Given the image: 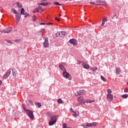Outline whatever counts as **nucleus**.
I'll return each mask as SVG.
<instances>
[{
	"label": "nucleus",
	"instance_id": "72a5a7b5",
	"mask_svg": "<svg viewBox=\"0 0 128 128\" xmlns=\"http://www.w3.org/2000/svg\"><path fill=\"white\" fill-rule=\"evenodd\" d=\"M32 20H34V22H36V16L33 15L32 16Z\"/></svg>",
	"mask_w": 128,
	"mask_h": 128
},
{
	"label": "nucleus",
	"instance_id": "de8ad7c7",
	"mask_svg": "<svg viewBox=\"0 0 128 128\" xmlns=\"http://www.w3.org/2000/svg\"><path fill=\"white\" fill-rule=\"evenodd\" d=\"M6 42H9V44H12V42H10V40H6Z\"/></svg>",
	"mask_w": 128,
	"mask_h": 128
},
{
	"label": "nucleus",
	"instance_id": "4468645a",
	"mask_svg": "<svg viewBox=\"0 0 128 128\" xmlns=\"http://www.w3.org/2000/svg\"><path fill=\"white\" fill-rule=\"evenodd\" d=\"M12 74L13 76H16L17 72L16 68H12Z\"/></svg>",
	"mask_w": 128,
	"mask_h": 128
},
{
	"label": "nucleus",
	"instance_id": "680f3d73",
	"mask_svg": "<svg viewBox=\"0 0 128 128\" xmlns=\"http://www.w3.org/2000/svg\"><path fill=\"white\" fill-rule=\"evenodd\" d=\"M59 16H60V14H59Z\"/></svg>",
	"mask_w": 128,
	"mask_h": 128
},
{
	"label": "nucleus",
	"instance_id": "c9c22d12",
	"mask_svg": "<svg viewBox=\"0 0 128 128\" xmlns=\"http://www.w3.org/2000/svg\"><path fill=\"white\" fill-rule=\"evenodd\" d=\"M96 2H102V4H106V2H102V0H97Z\"/></svg>",
	"mask_w": 128,
	"mask_h": 128
},
{
	"label": "nucleus",
	"instance_id": "cd10ccee",
	"mask_svg": "<svg viewBox=\"0 0 128 128\" xmlns=\"http://www.w3.org/2000/svg\"><path fill=\"white\" fill-rule=\"evenodd\" d=\"M37 8H38V10H40V12H39L40 14H41V12H42V10H43L42 7L38 6V7Z\"/></svg>",
	"mask_w": 128,
	"mask_h": 128
},
{
	"label": "nucleus",
	"instance_id": "7c9ffc66",
	"mask_svg": "<svg viewBox=\"0 0 128 128\" xmlns=\"http://www.w3.org/2000/svg\"><path fill=\"white\" fill-rule=\"evenodd\" d=\"M33 12H40V10H38V8H36L33 10Z\"/></svg>",
	"mask_w": 128,
	"mask_h": 128
},
{
	"label": "nucleus",
	"instance_id": "864d4df0",
	"mask_svg": "<svg viewBox=\"0 0 128 128\" xmlns=\"http://www.w3.org/2000/svg\"><path fill=\"white\" fill-rule=\"evenodd\" d=\"M20 22V20H18H18H16V24H18Z\"/></svg>",
	"mask_w": 128,
	"mask_h": 128
},
{
	"label": "nucleus",
	"instance_id": "e433bc0d",
	"mask_svg": "<svg viewBox=\"0 0 128 128\" xmlns=\"http://www.w3.org/2000/svg\"><path fill=\"white\" fill-rule=\"evenodd\" d=\"M22 16H24V18H28V16L29 14L27 12L24 13V14H22Z\"/></svg>",
	"mask_w": 128,
	"mask_h": 128
},
{
	"label": "nucleus",
	"instance_id": "f704fd0d",
	"mask_svg": "<svg viewBox=\"0 0 128 128\" xmlns=\"http://www.w3.org/2000/svg\"><path fill=\"white\" fill-rule=\"evenodd\" d=\"M86 126H87L88 128H90V126H92V123H86Z\"/></svg>",
	"mask_w": 128,
	"mask_h": 128
},
{
	"label": "nucleus",
	"instance_id": "e2e57ef3",
	"mask_svg": "<svg viewBox=\"0 0 128 128\" xmlns=\"http://www.w3.org/2000/svg\"><path fill=\"white\" fill-rule=\"evenodd\" d=\"M100 6H102V4H100Z\"/></svg>",
	"mask_w": 128,
	"mask_h": 128
},
{
	"label": "nucleus",
	"instance_id": "f257e3e1",
	"mask_svg": "<svg viewBox=\"0 0 128 128\" xmlns=\"http://www.w3.org/2000/svg\"><path fill=\"white\" fill-rule=\"evenodd\" d=\"M24 112H26L27 116H29L30 120H34V112L32 110H28L26 108L25 106H22Z\"/></svg>",
	"mask_w": 128,
	"mask_h": 128
},
{
	"label": "nucleus",
	"instance_id": "6e6d98bb",
	"mask_svg": "<svg viewBox=\"0 0 128 128\" xmlns=\"http://www.w3.org/2000/svg\"><path fill=\"white\" fill-rule=\"evenodd\" d=\"M43 2H46V0H43Z\"/></svg>",
	"mask_w": 128,
	"mask_h": 128
},
{
	"label": "nucleus",
	"instance_id": "37998d69",
	"mask_svg": "<svg viewBox=\"0 0 128 128\" xmlns=\"http://www.w3.org/2000/svg\"><path fill=\"white\" fill-rule=\"evenodd\" d=\"M38 6H44V2H41L38 4Z\"/></svg>",
	"mask_w": 128,
	"mask_h": 128
},
{
	"label": "nucleus",
	"instance_id": "4be33fe9",
	"mask_svg": "<svg viewBox=\"0 0 128 128\" xmlns=\"http://www.w3.org/2000/svg\"><path fill=\"white\" fill-rule=\"evenodd\" d=\"M50 120H56V116H52Z\"/></svg>",
	"mask_w": 128,
	"mask_h": 128
},
{
	"label": "nucleus",
	"instance_id": "f8f14e48",
	"mask_svg": "<svg viewBox=\"0 0 128 128\" xmlns=\"http://www.w3.org/2000/svg\"><path fill=\"white\" fill-rule=\"evenodd\" d=\"M59 68H60V70H62V72H66V68H64V66H62V64H59Z\"/></svg>",
	"mask_w": 128,
	"mask_h": 128
},
{
	"label": "nucleus",
	"instance_id": "a18cd8bd",
	"mask_svg": "<svg viewBox=\"0 0 128 128\" xmlns=\"http://www.w3.org/2000/svg\"><path fill=\"white\" fill-rule=\"evenodd\" d=\"M45 30H46V29H42L40 32H42V34H43Z\"/></svg>",
	"mask_w": 128,
	"mask_h": 128
},
{
	"label": "nucleus",
	"instance_id": "bf43d9fd",
	"mask_svg": "<svg viewBox=\"0 0 128 128\" xmlns=\"http://www.w3.org/2000/svg\"><path fill=\"white\" fill-rule=\"evenodd\" d=\"M66 0V2H68V0Z\"/></svg>",
	"mask_w": 128,
	"mask_h": 128
},
{
	"label": "nucleus",
	"instance_id": "a19ab883",
	"mask_svg": "<svg viewBox=\"0 0 128 128\" xmlns=\"http://www.w3.org/2000/svg\"><path fill=\"white\" fill-rule=\"evenodd\" d=\"M50 24V23H46H46H40V26H42V25H43V24Z\"/></svg>",
	"mask_w": 128,
	"mask_h": 128
},
{
	"label": "nucleus",
	"instance_id": "423d86ee",
	"mask_svg": "<svg viewBox=\"0 0 128 128\" xmlns=\"http://www.w3.org/2000/svg\"><path fill=\"white\" fill-rule=\"evenodd\" d=\"M43 44L44 48H48V46H50V44L48 43V38H45L44 42L43 43Z\"/></svg>",
	"mask_w": 128,
	"mask_h": 128
},
{
	"label": "nucleus",
	"instance_id": "13d9d810",
	"mask_svg": "<svg viewBox=\"0 0 128 128\" xmlns=\"http://www.w3.org/2000/svg\"><path fill=\"white\" fill-rule=\"evenodd\" d=\"M80 62H80V63L78 64H80Z\"/></svg>",
	"mask_w": 128,
	"mask_h": 128
},
{
	"label": "nucleus",
	"instance_id": "dca6fc26",
	"mask_svg": "<svg viewBox=\"0 0 128 128\" xmlns=\"http://www.w3.org/2000/svg\"><path fill=\"white\" fill-rule=\"evenodd\" d=\"M59 32L60 34V36H62V38H64V36H66V32L62 31Z\"/></svg>",
	"mask_w": 128,
	"mask_h": 128
},
{
	"label": "nucleus",
	"instance_id": "0eeeda50",
	"mask_svg": "<svg viewBox=\"0 0 128 128\" xmlns=\"http://www.w3.org/2000/svg\"><path fill=\"white\" fill-rule=\"evenodd\" d=\"M77 100L78 102L80 104H86V102L84 100V96H80L78 98Z\"/></svg>",
	"mask_w": 128,
	"mask_h": 128
},
{
	"label": "nucleus",
	"instance_id": "7ed1b4c3",
	"mask_svg": "<svg viewBox=\"0 0 128 128\" xmlns=\"http://www.w3.org/2000/svg\"><path fill=\"white\" fill-rule=\"evenodd\" d=\"M86 92L84 90H79L78 91H77L75 94L76 96H82V94H86Z\"/></svg>",
	"mask_w": 128,
	"mask_h": 128
},
{
	"label": "nucleus",
	"instance_id": "ddd939ff",
	"mask_svg": "<svg viewBox=\"0 0 128 128\" xmlns=\"http://www.w3.org/2000/svg\"><path fill=\"white\" fill-rule=\"evenodd\" d=\"M83 64H84L83 66L84 68H85L86 70H88V68H90V65H88V63H83Z\"/></svg>",
	"mask_w": 128,
	"mask_h": 128
},
{
	"label": "nucleus",
	"instance_id": "c85d7f7f",
	"mask_svg": "<svg viewBox=\"0 0 128 128\" xmlns=\"http://www.w3.org/2000/svg\"><path fill=\"white\" fill-rule=\"evenodd\" d=\"M58 104H62V102H64V101H62V98H58Z\"/></svg>",
	"mask_w": 128,
	"mask_h": 128
},
{
	"label": "nucleus",
	"instance_id": "393cba45",
	"mask_svg": "<svg viewBox=\"0 0 128 128\" xmlns=\"http://www.w3.org/2000/svg\"><path fill=\"white\" fill-rule=\"evenodd\" d=\"M96 70H98L96 66H94L91 68V70H92V72H96Z\"/></svg>",
	"mask_w": 128,
	"mask_h": 128
},
{
	"label": "nucleus",
	"instance_id": "4c0bfd02",
	"mask_svg": "<svg viewBox=\"0 0 128 128\" xmlns=\"http://www.w3.org/2000/svg\"><path fill=\"white\" fill-rule=\"evenodd\" d=\"M107 92L108 94H110L112 92V90H110V89H108Z\"/></svg>",
	"mask_w": 128,
	"mask_h": 128
},
{
	"label": "nucleus",
	"instance_id": "2eb2a0df",
	"mask_svg": "<svg viewBox=\"0 0 128 128\" xmlns=\"http://www.w3.org/2000/svg\"><path fill=\"white\" fill-rule=\"evenodd\" d=\"M56 122V120H54V121L50 120L48 122L49 126H54Z\"/></svg>",
	"mask_w": 128,
	"mask_h": 128
},
{
	"label": "nucleus",
	"instance_id": "2f4dec72",
	"mask_svg": "<svg viewBox=\"0 0 128 128\" xmlns=\"http://www.w3.org/2000/svg\"><path fill=\"white\" fill-rule=\"evenodd\" d=\"M55 36L56 38H60V32H58L55 34Z\"/></svg>",
	"mask_w": 128,
	"mask_h": 128
},
{
	"label": "nucleus",
	"instance_id": "a211bd4d",
	"mask_svg": "<svg viewBox=\"0 0 128 128\" xmlns=\"http://www.w3.org/2000/svg\"><path fill=\"white\" fill-rule=\"evenodd\" d=\"M11 12H12V14H14L15 15L18 14V11L14 8L12 9Z\"/></svg>",
	"mask_w": 128,
	"mask_h": 128
},
{
	"label": "nucleus",
	"instance_id": "473e14b6",
	"mask_svg": "<svg viewBox=\"0 0 128 128\" xmlns=\"http://www.w3.org/2000/svg\"><path fill=\"white\" fill-rule=\"evenodd\" d=\"M92 124V126H96L98 125V123L96 122H93Z\"/></svg>",
	"mask_w": 128,
	"mask_h": 128
},
{
	"label": "nucleus",
	"instance_id": "79ce46f5",
	"mask_svg": "<svg viewBox=\"0 0 128 128\" xmlns=\"http://www.w3.org/2000/svg\"><path fill=\"white\" fill-rule=\"evenodd\" d=\"M90 4H93V6H96V3L94 2H90Z\"/></svg>",
	"mask_w": 128,
	"mask_h": 128
},
{
	"label": "nucleus",
	"instance_id": "9d476101",
	"mask_svg": "<svg viewBox=\"0 0 128 128\" xmlns=\"http://www.w3.org/2000/svg\"><path fill=\"white\" fill-rule=\"evenodd\" d=\"M21 16H22V15L20 14V13H18V14H16L15 15V18L16 20H18H18H20Z\"/></svg>",
	"mask_w": 128,
	"mask_h": 128
},
{
	"label": "nucleus",
	"instance_id": "8fccbe9b",
	"mask_svg": "<svg viewBox=\"0 0 128 128\" xmlns=\"http://www.w3.org/2000/svg\"><path fill=\"white\" fill-rule=\"evenodd\" d=\"M80 104H82V103H80V102H79L78 103H77V104H76V106H80Z\"/></svg>",
	"mask_w": 128,
	"mask_h": 128
},
{
	"label": "nucleus",
	"instance_id": "5fc2aeb1",
	"mask_svg": "<svg viewBox=\"0 0 128 128\" xmlns=\"http://www.w3.org/2000/svg\"><path fill=\"white\" fill-rule=\"evenodd\" d=\"M47 114L50 115V112H48Z\"/></svg>",
	"mask_w": 128,
	"mask_h": 128
},
{
	"label": "nucleus",
	"instance_id": "ea45409f",
	"mask_svg": "<svg viewBox=\"0 0 128 128\" xmlns=\"http://www.w3.org/2000/svg\"><path fill=\"white\" fill-rule=\"evenodd\" d=\"M48 4H50V3H48V2H44V6H48Z\"/></svg>",
	"mask_w": 128,
	"mask_h": 128
},
{
	"label": "nucleus",
	"instance_id": "aec40b11",
	"mask_svg": "<svg viewBox=\"0 0 128 128\" xmlns=\"http://www.w3.org/2000/svg\"><path fill=\"white\" fill-rule=\"evenodd\" d=\"M35 106H38V108L42 107V104H40V102H35Z\"/></svg>",
	"mask_w": 128,
	"mask_h": 128
},
{
	"label": "nucleus",
	"instance_id": "4d7b16f0",
	"mask_svg": "<svg viewBox=\"0 0 128 128\" xmlns=\"http://www.w3.org/2000/svg\"><path fill=\"white\" fill-rule=\"evenodd\" d=\"M18 42V40H15V42Z\"/></svg>",
	"mask_w": 128,
	"mask_h": 128
},
{
	"label": "nucleus",
	"instance_id": "a878e982",
	"mask_svg": "<svg viewBox=\"0 0 128 128\" xmlns=\"http://www.w3.org/2000/svg\"><path fill=\"white\" fill-rule=\"evenodd\" d=\"M100 78L102 80H103V82H106L108 80H106V78H104V76H100Z\"/></svg>",
	"mask_w": 128,
	"mask_h": 128
},
{
	"label": "nucleus",
	"instance_id": "1a4fd4ad",
	"mask_svg": "<svg viewBox=\"0 0 128 128\" xmlns=\"http://www.w3.org/2000/svg\"><path fill=\"white\" fill-rule=\"evenodd\" d=\"M107 100L108 102H112L114 100V96L112 94H107Z\"/></svg>",
	"mask_w": 128,
	"mask_h": 128
},
{
	"label": "nucleus",
	"instance_id": "09e8293b",
	"mask_svg": "<svg viewBox=\"0 0 128 128\" xmlns=\"http://www.w3.org/2000/svg\"><path fill=\"white\" fill-rule=\"evenodd\" d=\"M55 20H58V22H60V19L58 18L57 17H56V18H55Z\"/></svg>",
	"mask_w": 128,
	"mask_h": 128
},
{
	"label": "nucleus",
	"instance_id": "6ab92c4d",
	"mask_svg": "<svg viewBox=\"0 0 128 128\" xmlns=\"http://www.w3.org/2000/svg\"><path fill=\"white\" fill-rule=\"evenodd\" d=\"M27 104L28 106H34V102L30 100H28V102L27 101Z\"/></svg>",
	"mask_w": 128,
	"mask_h": 128
},
{
	"label": "nucleus",
	"instance_id": "c756f323",
	"mask_svg": "<svg viewBox=\"0 0 128 128\" xmlns=\"http://www.w3.org/2000/svg\"><path fill=\"white\" fill-rule=\"evenodd\" d=\"M54 4L56 6H62V4H60L58 2H54Z\"/></svg>",
	"mask_w": 128,
	"mask_h": 128
},
{
	"label": "nucleus",
	"instance_id": "9b49d317",
	"mask_svg": "<svg viewBox=\"0 0 128 128\" xmlns=\"http://www.w3.org/2000/svg\"><path fill=\"white\" fill-rule=\"evenodd\" d=\"M115 72L116 74H120L122 72V70H120V68H116Z\"/></svg>",
	"mask_w": 128,
	"mask_h": 128
},
{
	"label": "nucleus",
	"instance_id": "c03bdc74",
	"mask_svg": "<svg viewBox=\"0 0 128 128\" xmlns=\"http://www.w3.org/2000/svg\"><path fill=\"white\" fill-rule=\"evenodd\" d=\"M124 92H128V88H126L124 90Z\"/></svg>",
	"mask_w": 128,
	"mask_h": 128
},
{
	"label": "nucleus",
	"instance_id": "bb28decb",
	"mask_svg": "<svg viewBox=\"0 0 128 128\" xmlns=\"http://www.w3.org/2000/svg\"><path fill=\"white\" fill-rule=\"evenodd\" d=\"M20 14H24V8H22L20 10Z\"/></svg>",
	"mask_w": 128,
	"mask_h": 128
},
{
	"label": "nucleus",
	"instance_id": "f03ea898",
	"mask_svg": "<svg viewBox=\"0 0 128 128\" xmlns=\"http://www.w3.org/2000/svg\"><path fill=\"white\" fill-rule=\"evenodd\" d=\"M62 74L64 76V78H66L67 80H72V76L68 74L66 72V70L64 71L62 73Z\"/></svg>",
	"mask_w": 128,
	"mask_h": 128
},
{
	"label": "nucleus",
	"instance_id": "603ef678",
	"mask_svg": "<svg viewBox=\"0 0 128 128\" xmlns=\"http://www.w3.org/2000/svg\"><path fill=\"white\" fill-rule=\"evenodd\" d=\"M2 84V82L1 80H0V86H1Z\"/></svg>",
	"mask_w": 128,
	"mask_h": 128
},
{
	"label": "nucleus",
	"instance_id": "052dcab7",
	"mask_svg": "<svg viewBox=\"0 0 128 128\" xmlns=\"http://www.w3.org/2000/svg\"><path fill=\"white\" fill-rule=\"evenodd\" d=\"M126 84L128 86V82H126Z\"/></svg>",
	"mask_w": 128,
	"mask_h": 128
},
{
	"label": "nucleus",
	"instance_id": "5701e85b",
	"mask_svg": "<svg viewBox=\"0 0 128 128\" xmlns=\"http://www.w3.org/2000/svg\"><path fill=\"white\" fill-rule=\"evenodd\" d=\"M121 96L122 98H128V95L127 94H122Z\"/></svg>",
	"mask_w": 128,
	"mask_h": 128
},
{
	"label": "nucleus",
	"instance_id": "39448f33",
	"mask_svg": "<svg viewBox=\"0 0 128 128\" xmlns=\"http://www.w3.org/2000/svg\"><path fill=\"white\" fill-rule=\"evenodd\" d=\"M10 72H11L10 70H8L7 72L5 73V74L4 75L3 79L6 80V78H8L10 75Z\"/></svg>",
	"mask_w": 128,
	"mask_h": 128
},
{
	"label": "nucleus",
	"instance_id": "20e7f679",
	"mask_svg": "<svg viewBox=\"0 0 128 128\" xmlns=\"http://www.w3.org/2000/svg\"><path fill=\"white\" fill-rule=\"evenodd\" d=\"M0 32L1 34H2V32H4V34H9V32H12V28H4L3 30H0Z\"/></svg>",
	"mask_w": 128,
	"mask_h": 128
},
{
	"label": "nucleus",
	"instance_id": "b1692460",
	"mask_svg": "<svg viewBox=\"0 0 128 128\" xmlns=\"http://www.w3.org/2000/svg\"><path fill=\"white\" fill-rule=\"evenodd\" d=\"M94 102V100H87L86 102H86V104H92V102Z\"/></svg>",
	"mask_w": 128,
	"mask_h": 128
},
{
	"label": "nucleus",
	"instance_id": "6e6552de",
	"mask_svg": "<svg viewBox=\"0 0 128 128\" xmlns=\"http://www.w3.org/2000/svg\"><path fill=\"white\" fill-rule=\"evenodd\" d=\"M69 42H70L71 44H73V46H76V44H78V40L74 38L70 39L69 41Z\"/></svg>",
	"mask_w": 128,
	"mask_h": 128
},
{
	"label": "nucleus",
	"instance_id": "58836bf2",
	"mask_svg": "<svg viewBox=\"0 0 128 128\" xmlns=\"http://www.w3.org/2000/svg\"><path fill=\"white\" fill-rule=\"evenodd\" d=\"M74 116H78V112H75L73 114Z\"/></svg>",
	"mask_w": 128,
	"mask_h": 128
},
{
	"label": "nucleus",
	"instance_id": "49530a36",
	"mask_svg": "<svg viewBox=\"0 0 128 128\" xmlns=\"http://www.w3.org/2000/svg\"><path fill=\"white\" fill-rule=\"evenodd\" d=\"M38 36H42V33L40 32H38Z\"/></svg>",
	"mask_w": 128,
	"mask_h": 128
},
{
	"label": "nucleus",
	"instance_id": "f3484780",
	"mask_svg": "<svg viewBox=\"0 0 128 128\" xmlns=\"http://www.w3.org/2000/svg\"><path fill=\"white\" fill-rule=\"evenodd\" d=\"M108 22L107 18H104L102 19V24H101V26H104V25L105 22Z\"/></svg>",
	"mask_w": 128,
	"mask_h": 128
},
{
	"label": "nucleus",
	"instance_id": "412c9836",
	"mask_svg": "<svg viewBox=\"0 0 128 128\" xmlns=\"http://www.w3.org/2000/svg\"><path fill=\"white\" fill-rule=\"evenodd\" d=\"M16 4H17V8H22V4L20 2H16Z\"/></svg>",
	"mask_w": 128,
	"mask_h": 128
},
{
	"label": "nucleus",
	"instance_id": "3c124183",
	"mask_svg": "<svg viewBox=\"0 0 128 128\" xmlns=\"http://www.w3.org/2000/svg\"><path fill=\"white\" fill-rule=\"evenodd\" d=\"M114 16H116V15H114V16H112V20H114Z\"/></svg>",
	"mask_w": 128,
	"mask_h": 128
}]
</instances>
